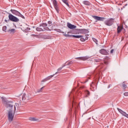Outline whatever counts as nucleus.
<instances>
[{"instance_id":"1","label":"nucleus","mask_w":128,"mask_h":128,"mask_svg":"<svg viewBox=\"0 0 128 128\" xmlns=\"http://www.w3.org/2000/svg\"><path fill=\"white\" fill-rule=\"evenodd\" d=\"M6 106L8 110V120L9 122H12L14 120V112L16 110V108H18V104L16 103L14 104L12 102H8Z\"/></svg>"},{"instance_id":"2","label":"nucleus","mask_w":128,"mask_h":128,"mask_svg":"<svg viewBox=\"0 0 128 128\" xmlns=\"http://www.w3.org/2000/svg\"><path fill=\"white\" fill-rule=\"evenodd\" d=\"M37 32H43V30H50V29L48 27V24L44 23L39 27L36 28Z\"/></svg>"},{"instance_id":"3","label":"nucleus","mask_w":128,"mask_h":128,"mask_svg":"<svg viewBox=\"0 0 128 128\" xmlns=\"http://www.w3.org/2000/svg\"><path fill=\"white\" fill-rule=\"evenodd\" d=\"M10 12H11L12 14H14V16H20V18H22L24 19V16L20 12L16 10H10Z\"/></svg>"},{"instance_id":"4","label":"nucleus","mask_w":128,"mask_h":128,"mask_svg":"<svg viewBox=\"0 0 128 128\" xmlns=\"http://www.w3.org/2000/svg\"><path fill=\"white\" fill-rule=\"evenodd\" d=\"M8 16L9 20H11V22H20V19H18V18L12 14H10Z\"/></svg>"},{"instance_id":"5","label":"nucleus","mask_w":128,"mask_h":128,"mask_svg":"<svg viewBox=\"0 0 128 128\" xmlns=\"http://www.w3.org/2000/svg\"><path fill=\"white\" fill-rule=\"evenodd\" d=\"M104 24L108 26H112V24H114V19L113 18H108L104 21Z\"/></svg>"},{"instance_id":"6","label":"nucleus","mask_w":128,"mask_h":128,"mask_svg":"<svg viewBox=\"0 0 128 128\" xmlns=\"http://www.w3.org/2000/svg\"><path fill=\"white\" fill-rule=\"evenodd\" d=\"M32 98L30 94H24L22 96V100H28Z\"/></svg>"},{"instance_id":"7","label":"nucleus","mask_w":128,"mask_h":128,"mask_svg":"<svg viewBox=\"0 0 128 128\" xmlns=\"http://www.w3.org/2000/svg\"><path fill=\"white\" fill-rule=\"evenodd\" d=\"M78 34H88V32H90L88 30L86 29H78Z\"/></svg>"},{"instance_id":"8","label":"nucleus","mask_w":128,"mask_h":128,"mask_svg":"<svg viewBox=\"0 0 128 128\" xmlns=\"http://www.w3.org/2000/svg\"><path fill=\"white\" fill-rule=\"evenodd\" d=\"M52 4L54 6L55 10H56L57 12H58V3L56 0H52Z\"/></svg>"},{"instance_id":"9","label":"nucleus","mask_w":128,"mask_h":128,"mask_svg":"<svg viewBox=\"0 0 128 128\" xmlns=\"http://www.w3.org/2000/svg\"><path fill=\"white\" fill-rule=\"evenodd\" d=\"M90 58V57L88 56H82V57H78L75 58L76 60H88Z\"/></svg>"},{"instance_id":"10","label":"nucleus","mask_w":128,"mask_h":128,"mask_svg":"<svg viewBox=\"0 0 128 128\" xmlns=\"http://www.w3.org/2000/svg\"><path fill=\"white\" fill-rule=\"evenodd\" d=\"M119 112H120V114H122L124 116H125L126 118H128V114H126V112L122 111V110H120L119 108H117Z\"/></svg>"},{"instance_id":"11","label":"nucleus","mask_w":128,"mask_h":128,"mask_svg":"<svg viewBox=\"0 0 128 128\" xmlns=\"http://www.w3.org/2000/svg\"><path fill=\"white\" fill-rule=\"evenodd\" d=\"M93 18L96 20H100V22H104V18L100 17L98 16H92Z\"/></svg>"},{"instance_id":"12","label":"nucleus","mask_w":128,"mask_h":128,"mask_svg":"<svg viewBox=\"0 0 128 128\" xmlns=\"http://www.w3.org/2000/svg\"><path fill=\"white\" fill-rule=\"evenodd\" d=\"M67 26L70 30H74V28H76V26L71 24L70 22L67 23Z\"/></svg>"},{"instance_id":"13","label":"nucleus","mask_w":128,"mask_h":128,"mask_svg":"<svg viewBox=\"0 0 128 128\" xmlns=\"http://www.w3.org/2000/svg\"><path fill=\"white\" fill-rule=\"evenodd\" d=\"M100 52L101 54H104V56H108V52L105 49H101L100 50Z\"/></svg>"},{"instance_id":"14","label":"nucleus","mask_w":128,"mask_h":128,"mask_svg":"<svg viewBox=\"0 0 128 128\" xmlns=\"http://www.w3.org/2000/svg\"><path fill=\"white\" fill-rule=\"evenodd\" d=\"M54 74L51 75L50 76H48V77L42 80V82H47V80H49L52 78H54Z\"/></svg>"},{"instance_id":"15","label":"nucleus","mask_w":128,"mask_h":128,"mask_svg":"<svg viewBox=\"0 0 128 128\" xmlns=\"http://www.w3.org/2000/svg\"><path fill=\"white\" fill-rule=\"evenodd\" d=\"M64 66H66V65H64L63 66H62V67H60V68H58L57 70L58 72H56L55 73V74H54V76H56V74H60V70H62V68L64 67Z\"/></svg>"},{"instance_id":"16","label":"nucleus","mask_w":128,"mask_h":128,"mask_svg":"<svg viewBox=\"0 0 128 128\" xmlns=\"http://www.w3.org/2000/svg\"><path fill=\"white\" fill-rule=\"evenodd\" d=\"M82 4L85 6H90V2L88 1L84 0L82 2Z\"/></svg>"},{"instance_id":"17","label":"nucleus","mask_w":128,"mask_h":128,"mask_svg":"<svg viewBox=\"0 0 128 128\" xmlns=\"http://www.w3.org/2000/svg\"><path fill=\"white\" fill-rule=\"evenodd\" d=\"M72 36L76 38H82V35H72Z\"/></svg>"},{"instance_id":"18","label":"nucleus","mask_w":128,"mask_h":128,"mask_svg":"<svg viewBox=\"0 0 128 128\" xmlns=\"http://www.w3.org/2000/svg\"><path fill=\"white\" fill-rule=\"evenodd\" d=\"M29 120H31L32 122H38V119H36L32 117H30L29 118Z\"/></svg>"},{"instance_id":"19","label":"nucleus","mask_w":128,"mask_h":128,"mask_svg":"<svg viewBox=\"0 0 128 128\" xmlns=\"http://www.w3.org/2000/svg\"><path fill=\"white\" fill-rule=\"evenodd\" d=\"M62 2L65 4L67 6H70V4H68V0H62Z\"/></svg>"},{"instance_id":"20","label":"nucleus","mask_w":128,"mask_h":128,"mask_svg":"<svg viewBox=\"0 0 128 128\" xmlns=\"http://www.w3.org/2000/svg\"><path fill=\"white\" fill-rule=\"evenodd\" d=\"M44 88V86H43L40 89L38 90L36 92V90H34L35 94H36V92H42V90Z\"/></svg>"},{"instance_id":"21","label":"nucleus","mask_w":128,"mask_h":128,"mask_svg":"<svg viewBox=\"0 0 128 128\" xmlns=\"http://www.w3.org/2000/svg\"><path fill=\"white\" fill-rule=\"evenodd\" d=\"M122 27L118 26V32L120 34V32H122Z\"/></svg>"},{"instance_id":"22","label":"nucleus","mask_w":128,"mask_h":128,"mask_svg":"<svg viewBox=\"0 0 128 128\" xmlns=\"http://www.w3.org/2000/svg\"><path fill=\"white\" fill-rule=\"evenodd\" d=\"M8 32H10V34H14V32H16V29L9 30Z\"/></svg>"},{"instance_id":"23","label":"nucleus","mask_w":128,"mask_h":128,"mask_svg":"<svg viewBox=\"0 0 128 128\" xmlns=\"http://www.w3.org/2000/svg\"><path fill=\"white\" fill-rule=\"evenodd\" d=\"M74 64V61L72 60L69 62H68L66 64V66H70V64Z\"/></svg>"},{"instance_id":"24","label":"nucleus","mask_w":128,"mask_h":128,"mask_svg":"<svg viewBox=\"0 0 128 128\" xmlns=\"http://www.w3.org/2000/svg\"><path fill=\"white\" fill-rule=\"evenodd\" d=\"M1 98H2V102H6V98H4V97H2Z\"/></svg>"},{"instance_id":"25","label":"nucleus","mask_w":128,"mask_h":128,"mask_svg":"<svg viewBox=\"0 0 128 128\" xmlns=\"http://www.w3.org/2000/svg\"><path fill=\"white\" fill-rule=\"evenodd\" d=\"M56 32H60V33H62V34H64V32H62V30H60V29H56Z\"/></svg>"},{"instance_id":"26","label":"nucleus","mask_w":128,"mask_h":128,"mask_svg":"<svg viewBox=\"0 0 128 128\" xmlns=\"http://www.w3.org/2000/svg\"><path fill=\"white\" fill-rule=\"evenodd\" d=\"M52 22L48 21V24H47V26H52Z\"/></svg>"},{"instance_id":"27","label":"nucleus","mask_w":128,"mask_h":128,"mask_svg":"<svg viewBox=\"0 0 128 128\" xmlns=\"http://www.w3.org/2000/svg\"><path fill=\"white\" fill-rule=\"evenodd\" d=\"M2 30H3V32H6V26H3Z\"/></svg>"},{"instance_id":"28","label":"nucleus","mask_w":128,"mask_h":128,"mask_svg":"<svg viewBox=\"0 0 128 128\" xmlns=\"http://www.w3.org/2000/svg\"><path fill=\"white\" fill-rule=\"evenodd\" d=\"M86 96H85V97L88 98V96H90V92L86 91Z\"/></svg>"},{"instance_id":"29","label":"nucleus","mask_w":128,"mask_h":128,"mask_svg":"<svg viewBox=\"0 0 128 128\" xmlns=\"http://www.w3.org/2000/svg\"><path fill=\"white\" fill-rule=\"evenodd\" d=\"M93 41L96 42V44H98V40L94 38H92Z\"/></svg>"},{"instance_id":"30","label":"nucleus","mask_w":128,"mask_h":128,"mask_svg":"<svg viewBox=\"0 0 128 128\" xmlns=\"http://www.w3.org/2000/svg\"><path fill=\"white\" fill-rule=\"evenodd\" d=\"M124 84H122V87L126 89V84H124V82H123Z\"/></svg>"},{"instance_id":"31","label":"nucleus","mask_w":128,"mask_h":128,"mask_svg":"<svg viewBox=\"0 0 128 128\" xmlns=\"http://www.w3.org/2000/svg\"><path fill=\"white\" fill-rule=\"evenodd\" d=\"M124 96H128V92H124Z\"/></svg>"},{"instance_id":"32","label":"nucleus","mask_w":128,"mask_h":128,"mask_svg":"<svg viewBox=\"0 0 128 128\" xmlns=\"http://www.w3.org/2000/svg\"><path fill=\"white\" fill-rule=\"evenodd\" d=\"M25 30H26V32H30V28H26V29H25Z\"/></svg>"},{"instance_id":"33","label":"nucleus","mask_w":128,"mask_h":128,"mask_svg":"<svg viewBox=\"0 0 128 128\" xmlns=\"http://www.w3.org/2000/svg\"><path fill=\"white\" fill-rule=\"evenodd\" d=\"M80 40H81V42H85L86 40L84 38H82V37L80 38Z\"/></svg>"},{"instance_id":"34","label":"nucleus","mask_w":128,"mask_h":128,"mask_svg":"<svg viewBox=\"0 0 128 128\" xmlns=\"http://www.w3.org/2000/svg\"><path fill=\"white\" fill-rule=\"evenodd\" d=\"M31 36H35L36 38H38V35L32 34H31Z\"/></svg>"},{"instance_id":"35","label":"nucleus","mask_w":128,"mask_h":128,"mask_svg":"<svg viewBox=\"0 0 128 128\" xmlns=\"http://www.w3.org/2000/svg\"><path fill=\"white\" fill-rule=\"evenodd\" d=\"M64 36H66V38H69L70 37V34H64Z\"/></svg>"},{"instance_id":"36","label":"nucleus","mask_w":128,"mask_h":128,"mask_svg":"<svg viewBox=\"0 0 128 128\" xmlns=\"http://www.w3.org/2000/svg\"><path fill=\"white\" fill-rule=\"evenodd\" d=\"M114 53V49H112L110 52V54H113Z\"/></svg>"},{"instance_id":"37","label":"nucleus","mask_w":128,"mask_h":128,"mask_svg":"<svg viewBox=\"0 0 128 128\" xmlns=\"http://www.w3.org/2000/svg\"><path fill=\"white\" fill-rule=\"evenodd\" d=\"M104 64H108V62H105Z\"/></svg>"},{"instance_id":"38","label":"nucleus","mask_w":128,"mask_h":128,"mask_svg":"<svg viewBox=\"0 0 128 128\" xmlns=\"http://www.w3.org/2000/svg\"><path fill=\"white\" fill-rule=\"evenodd\" d=\"M5 22H8V20H5Z\"/></svg>"},{"instance_id":"39","label":"nucleus","mask_w":128,"mask_h":128,"mask_svg":"<svg viewBox=\"0 0 128 128\" xmlns=\"http://www.w3.org/2000/svg\"><path fill=\"white\" fill-rule=\"evenodd\" d=\"M74 106V104H72V108Z\"/></svg>"},{"instance_id":"40","label":"nucleus","mask_w":128,"mask_h":128,"mask_svg":"<svg viewBox=\"0 0 128 128\" xmlns=\"http://www.w3.org/2000/svg\"><path fill=\"white\" fill-rule=\"evenodd\" d=\"M70 110H72V109H70Z\"/></svg>"}]
</instances>
